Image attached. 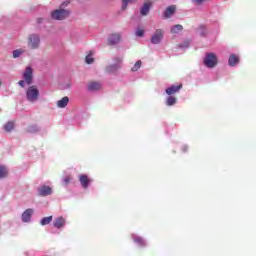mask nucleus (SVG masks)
I'll return each mask as SVG.
<instances>
[{
	"label": "nucleus",
	"mask_w": 256,
	"mask_h": 256,
	"mask_svg": "<svg viewBox=\"0 0 256 256\" xmlns=\"http://www.w3.org/2000/svg\"><path fill=\"white\" fill-rule=\"evenodd\" d=\"M67 5H69V1L63 2L60 6V9L54 10L51 13L52 19H55V21H63L64 19H67V17L71 15V12L69 10L63 9L67 7Z\"/></svg>",
	"instance_id": "nucleus-1"
},
{
	"label": "nucleus",
	"mask_w": 256,
	"mask_h": 256,
	"mask_svg": "<svg viewBox=\"0 0 256 256\" xmlns=\"http://www.w3.org/2000/svg\"><path fill=\"white\" fill-rule=\"evenodd\" d=\"M28 49H39L41 45V37L38 34H30L27 38Z\"/></svg>",
	"instance_id": "nucleus-2"
},
{
	"label": "nucleus",
	"mask_w": 256,
	"mask_h": 256,
	"mask_svg": "<svg viewBox=\"0 0 256 256\" xmlns=\"http://www.w3.org/2000/svg\"><path fill=\"white\" fill-rule=\"evenodd\" d=\"M26 99L30 103H35V101H38L39 99V89L37 86H30L26 90Z\"/></svg>",
	"instance_id": "nucleus-3"
},
{
	"label": "nucleus",
	"mask_w": 256,
	"mask_h": 256,
	"mask_svg": "<svg viewBox=\"0 0 256 256\" xmlns=\"http://www.w3.org/2000/svg\"><path fill=\"white\" fill-rule=\"evenodd\" d=\"M218 63L217 55L215 53L210 52L206 54V57L204 58V65L208 67L209 69H213V67H216Z\"/></svg>",
	"instance_id": "nucleus-4"
},
{
	"label": "nucleus",
	"mask_w": 256,
	"mask_h": 256,
	"mask_svg": "<svg viewBox=\"0 0 256 256\" xmlns=\"http://www.w3.org/2000/svg\"><path fill=\"white\" fill-rule=\"evenodd\" d=\"M164 35H165V32H163V29H156L151 37V43L153 45H159V43L163 41Z\"/></svg>",
	"instance_id": "nucleus-5"
},
{
	"label": "nucleus",
	"mask_w": 256,
	"mask_h": 256,
	"mask_svg": "<svg viewBox=\"0 0 256 256\" xmlns=\"http://www.w3.org/2000/svg\"><path fill=\"white\" fill-rule=\"evenodd\" d=\"M23 79L28 85L33 84V68L30 66L26 67L25 71L23 72Z\"/></svg>",
	"instance_id": "nucleus-6"
},
{
	"label": "nucleus",
	"mask_w": 256,
	"mask_h": 256,
	"mask_svg": "<svg viewBox=\"0 0 256 256\" xmlns=\"http://www.w3.org/2000/svg\"><path fill=\"white\" fill-rule=\"evenodd\" d=\"M53 193V189L50 186L43 185L38 188L39 197H47Z\"/></svg>",
	"instance_id": "nucleus-7"
},
{
	"label": "nucleus",
	"mask_w": 256,
	"mask_h": 256,
	"mask_svg": "<svg viewBox=\"0 0 256 256\" xmlns=\"http://www.w3.org/2000/svg\"><path fill=\"white\" fill-rule=\"evenodd\" d=\"M181 89H183V84L172 85V86L166 88L165 92L169 96H171V95H175V93H179V91H181Z\"/></svg>",
	"instance_id": "nucleus-8"
},
{
	"label": "nucleus",
	"mask_w": 256,
	"mask_h": 256,
	"mask_svg": "<svg viewBox=\"0 0 256 256\" xmlns=\"http://www.w3.org/2000/svg\"><path fill=\"white\" fill-rule=\"evenodd\" d=\"M79 181L83 189H87V187H89V183H91L90 177L85 174L79 176Z\"/></svg>",
	"instance_id": "nucleus-9"
},
{
	"label": "nucleus",
	"mask_w": 256,
	"mask_h": 256,
	"mask_svg": "<svg viewBox=\"0 0 256 256\" xmlns=\"http://www.w3.org/2000/svg\"><path fill=\"white\" fill-rule=\"evenodd\" d=\"M33 216V209L28 208L22 213V221L23 223H29L31 221V217Z\"/></svg>",
	"instance_id": "nucleus-10"
},
{
	"label": "nucleus",
	"mask_w": 256,
	"mask_h": 256,
	"mask_svg": "<svg viewBox=\"0 0 256 256\" xmlns=\"http://www.w3.org/2000/svg\"><path fill=\"white\" fill-rule=\"evenodd\" d=\"M66 220L63 218V216H60L58 218H55L53 225L56 229H61L62 227H65Z\"/></svg>",
	"instance_id": "nucleus-11"
},
{
	"label": "nucleus",
	"mask_w": 256,
	"mask_h": 256,
	"mask_svg": "<svg viewBox=\"0 0 256 256\" xmlns=\"http://www.w3.org/2000/svg\"><path fill=\"white\" fill-rule=\"evenodd\" d=\"M121 41V35L120 34H112L108 38L109 45H117Z\"/></svg>",
	"instance_id": "nucleus-12"
},
{
	"label": "nucleus",
	"mask_w": 256,
	"mask_h": 256,
	"mask_svg": "<svg viewBox=\"0 0 256 256\" xmlns=\"http://www.w3.org/2000/svg\"><path fill=\"white\" fill-rule=\"evenodd\" d=\"M150 9H151V2L146 1L140 10V14L143 16L149 15Z\"/></svg>",
	"instance_id": "nucleus-13"
},
{
	"label": "nucleus",
	"mask_w": 256,
	"mask_h": 256,
	"mask_svg": "<svg viewBox=\"0 0 256 256\" xmlns=\"http://www.w3.org/2000/svg\"><path fill=\"white\" fill-rule=\"evenodd\" d=\"M67 105H69V97H67V96H65L61 100L57 101V107H59V109H65V107H67Z\"/></svg>",
	"instance_id": "nucleus-14"
},
{
	"label": "nucleus",
	"mask_w": 256,
	"mask_h": 256,
	"mask_svg": "<svg viewBox=\"0 0 256 256\" xmlns=\"http://www.w3.org/2000/svg\"><path fill=\"white\" fill-rule=\"evenodd\" d=\"M176 9L177 7H175V5L169 6L164 12V18L169 19V17H171L175 13Z\"/></svg>",
	"instance_id": "nucleus-15"
},
{
	"label": "nucleus",
	"mask_w": 256,
	"mask_h": 256,
	"mask_svg": "<svg viewBox=\"0 0 256 256\" xmlns=\"http://www.w3.org/2000/svg\"><path fill=\"white\" fill-rule=\"evenodd\" d=\"M99 89H101V83L95 81L89 82L88 91H99Z\"/></svg>",
	"instance_id": "nucleus-16"
},
{
	"label": "nucleus",
	"mask_w": 256,
	"mask_h": 256,
	"mask_svg": "<svg viewBox=\"0 0 256 256\" xmlns=\"http://www.w3.org/2000/svg\"><path fill=\"white\" fill-rule=\"evenodd\" d=\"M237 63H239V56H237L235 54H231L228 59V64L230 65V67H235V65H237Z\"/></svg>",
	"instance_id": "nucleus-17"
},
{
	"label": "nucleus",
	"mask_w": 256,
	"mask_h": 256,
	"mask_svg": "<svg viewBox=\"0 0 256 256\" xmlns=\"http://www.w3.org/2000/svg\"><path fill=\"white\" fill-rule=\"evenodd\" d=\"M13 129H15V123L12 121H9L4 125V130L7 131V133H11Z\"/></svg>",
	"instance_id": "nucleus-18"
},
{
	"label": "nucleus",
	"mask_w": 256,
	"mask_h": 256,
	"mask_svg": "<svg viewBox=\"0 0 256 256\" xmlns=\"http://www.w3.org/2000/svg\"><path fill=\"white\" fill-rule=\"evenodd\" d=\"M175 103H177V98L175 96H169L166 99V105L168 107H171V106L175 105Z\"/></svg>",
	"instance_id": "nucleus-19"
},
{
	"label": "nucleus",
	"mask_w": 256,
	"mask_h": 256,
	"mask_svg": "<svg viewBox=\"0 0 256 256\" xmlns=\"http://www.w3.org/2000/svg\"><path fill=\"white\" fill-rule=\"evenodd\" d=\"M171 33H173L174 35L179 33V31H183V26L181 24H176L171 28Z\"/></svg>",
	"instance_id": "nucleus-20"
},
{
	"label": "nucleus",
	"mask_w": 256,
	"mask_h": 256,
	"mask_svg": "<svg viewBox=\"0 0 256 256\" xmlns=\"http://www.w3.org/2000/svg\"><path fill=\"white\" fill-rule=\"evenodd\" d=\"M93 55H94V52L93 51H90L88 53V55L85 57V62L88 64V65H91V63H93L95 61V59H93Z\"/></svg>",
	"instance_id": "nucleus-21"
},
{
	"label": "nucleus",
	"mask_w": 256,
	"mask_h": 256,
	"mask_svg": "<svg viewBox=\"0 0 256 256\" xmlns=\"http://www.w3.org/2000/svg\"><path fill=\"white\" fill-rule=\"evenodd\" d=\"M51 221H53V216L44 217L41 219L40 225L42 226L49 225Z\"/></svg>",
	"instance_id": "nucleus-22"
},
{
	"label": "nucleus",
	"mask_w": 256,
	"mask_h": 256,
	"mask_svg": "<svg viewBox=\"0 0 256 256\" xmlns=\"http://www.w3.org/2000/svg\"><path fill=\"white\" fill-rule=\"evenodd\" d=\"M134 242H136L140 247H145L146 245L145 240L139 236L134 237Z\"/></svg>",
	"instance_id": "nucleus-23"
},
{
	"label": "nucleus",
	"mask_w": 256,
	"mask_h": 256,
	"mask_svg": "<svg viewBox=\"0 0 256 256\" xmlns=\"http://www.w3.org/2000/svg\"><path fill=\"white\" fill-rule=\"evenodd\" d=\"M23 53H25V50H23V49L14 50L13 51L14 59H17V57H21V55H23Z\"/></svg>",
	"instance_id": "nucleus-24"
},
{
	"label": "nucleus",
	"mask_w": 256,
	"mask_h": 256,
	"mask_svg": "<svg viewBox=\"0 0 256 256\" xmlns=\"http://www.w3.org/2000/svg\"><path fill=\"white\" fill-rule=\"evenodd\" d=\"M117 69H119V65H110L106 68V71L108 73H115V71H117Z\"/></svg>",
	"instance_id": "nucleus-25"
},
{
	"label": "nucleus",
	"mask_w": 256,
	"mask_h": 256,
	"mask_svg": "<svg viewBox=\"0 0 256 256\" xmlns=\"http://www.w3.org/2000/svg\"><path fill=\"white\" fill-rule=\"evenodd\" d=\"M7 174V168H5L4 166H0V179L7 177Z\"/></svg>",
	"instance_id": "nucleus-26"
},
{
	"label": "nucleus",
	"mask_w": 256,
	"mask_h": 256,
	"mask_svg": "<svg viewBox=\"0 0 256 256\" xmlns=\"http://www.w3.org/2000/svg\"><path fill=\"white\" fill-rule=\"evenodd\" d=\"M142 62L141 60L137 61L134 66L132 67V71H139L141 69Z\"/></svg>",
	"instance_id": "nucleus-27"
},
{
	"label": "nucleus",
	"mask_w": 256,
	"mask_h": 256,
	"mask_svg": "<svg viewBox=\"0 0 256 256\" xmlns=\"http://www.w3.org/2000/svg\"><path fill=\"white\" fill-rule=\"evenodd\" d=\"M136 35L137 37H143V35H145V31L143 29H138L136 31Z\"/></svg>",
	"instance_id": "nucleus-28"
},
{
	"label": "nucleus",
	"mask_w": 256,
	"mask_h": 256,
	"mask_svg": "<svg viewBox=\"0 0 256 256\" xmlns=\"http://www.w3.org/2000/svg\"><path fill=\"white\" fill-rule=\"evenodd\" d=\"M63 183H64V185H69V183H71V176H66L63 179Z\"/></svg>",
	"instance_id": "nucleus-29"
},
{
	"label": "nucleus",
	"mask_w": 256,
	"mask_h": 256,
	"mask_svg": "<svg viewBox=\"0 0 256 256\" xmlns=\"http://www.w3.org/2000/svg\"><path fill=\"white\" fill-rule=\"evenodd\" d=\"M132 0H123L122 1V9H125L129 3H131Z\"/></svg>",
	"instance_id": "nucleus-30"
},
{
	"label": "nucleus",
	"mask_w": 256,
	"mask_h": 256,
	"mask_svg": "<svg viewBox=\"0 0 256 256\" xmlns=\"http://www.w3.org/2000/svg\"><path fill=\"white\" fill-rule=\"evenodd\" d=\"M18 84L20 85V87H25V80H20Z\"/></svg>",
	"instance_id": "nucleus-31"
},
{
	"label": "nucleus",
	"mask_w": 256,
	"mask_h": 256,
	"mask_svg": "<svg viewBox=\"0 0 256 256\" xmlns=\"http://www.w3.org/2000/svg\"><path fill=\"white\" fill-rule=\"evenodd\" d=\"M197 5H201L205 0H194Z\"/></svg>",
	"instance_id": "nucleus-32"
},
{
	"label": "nucleus",
	"mask_w": 256,
	"mask_h": 256,
	"mask_svg": "<svg viewBox=\"0 0 256 256\" xmlns=\"http://www.w3.org/2000/svg\"><path fill=\"white\" fill-rule=\"evenodd\" d=\"M123 61V58H118V63H121Z\"/></svg>",
	"instance_id": "nucleus-33"
},
{
	"label": "nucleus",
	"mask_w": 256,
	"mask_h": 256,
	"mask_svg": "<svg viewBox=\"0 0 256 256\" xmlns=\"http://www.w3.org/2000/svg\"><path fill=\"white\" fill-rule=\"evenodd\" d=\"M1 85H2V82H1V80H0V87H1Z\"/></svg>",
	"instance_id": "nucleus-34"
}]
</instances>
